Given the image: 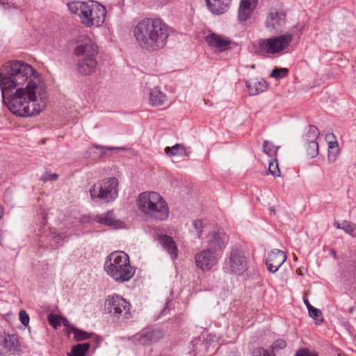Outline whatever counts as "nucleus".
I'll return each instance as SVG.
<instances>
[{"label": "nucleus", "instance_id": "6ab92c4d", "mask_svg": "<svg viewBox=\"0 0 356 356\" xmlns=\"http://www.w3.org/2000/svg\"><path fill=\"white\" fill-rule=\"evenodd\" d=\"M258 0H241L238 11L239 21H246L256 8Z\"/></svg>", "mask_w": 356, "mask_h": 356}, {"label": "nucleus", "instance_id": "a211bd4d", "mask_svg": "<svg viewBox=\"0 0 356 356\" xmlns=\"http://www.w3.org/2000/svg\"><path fill=\"white\" fill-rule=\"evenodd\" d=\"M91 10V15L88 16V18L92 20L93 23L90 24L89 27L92 26H99L105 20L106 15V8L101 4L92 1Z\"/></svg>", "mask_w": 356, "mask_h": 356}, {"label": "nucleus", "instance_id": "603ef678", "mask_svg": "<svg viewBox=\"0 0 356 356\" xmlns=\"http://www.w3.org/2000/svg\"><path fill=\"white\" fill-rule=\"evenodd\" d=\"M331 137L334 138V136L332 134H328L326 136V138H330Z\"/></svg>", "mask_w": 356, "mask_h": 356}, {"label": "nucleus", "instance_id": "423d86ee", "mask_svg": "<svg viewBox=\"0 0 356 356\" xmlns=\"http://www.w3.org/2000/svg\"><path fill=\"white\" fill-rule=\"evenodd\" d=\"M293 38V33H286L280 36L272 37L268 39H261L257 45H254V51L258 55L279 53L289 46Z\"/></svg>", "mask_w": 356, "mask_h": 356}, {"label": "nucleus", "instance_id": "393cba45", "mask_svg": "<svg viewBox=\"0 0 356 356\" xmlns=\"http://www.w3.org/2000/svg\"><path fill=\"white\" fill-rule=\"evenodd\" d=\"M149 102L153 106H161L167 102V97L158 87L149 92Z\"/></svg>", "mask_w": 356, "mask_h": 356}, {"label": "nucleus", "instance_id": "cd10ccee", "mask_svg": "<svg viewBox=\"0 0 356 356\" xmlns=\"http://www.w3.org/2000/svg\"><path fill=\"white\" fill-rule=\"evenodd\" d=\"M165 152L168 156H187L186 147L182 144H176L174 146L165 149Z\"/></svg>", "mask_w": 356, "mask_h": 356}, {"label": "nucleus", "instance_id": "f3484780", "mask_svg": "<svg viewBox=\"0 0 356 356\" xmlns=\"http://www.w3.org/2000/svg\"><path fill=\"white\" fill-rule=\"evenodd\" d=\"M66 235L63 233H56L52 229H49L48 232L40 236L39 241L46 248H54V245H60L63 243Z\"/></svg>", "mask_w": 356, "mask_h": 356}, {"label": "nucleus", "instance_id": "9d476101", "mask_svg": "<svg viewBox=\"0 0 356 356\" xmlns=\"http://www.w3.org/2000/svg\"><path fill=\"white\" fill-rule=\"evenodd\" d=\"M227 268L234 274L242 275L247 270V259L243 251L238 248L232 249Z\"/></svg>", "mask_w": 356, "mask_h": 356}, {"label": "nucleus", "instance_id": "09e8293b", "mask_svg": "<svg viewBox=\"0 0 356 356\" xmlns=\"http://www.w3.org/2000/svg\"><path fill=\"white\" fill-rule=\"evenodd\" d=\"M0 4L2 5V6L5 8H10L11 6H10L9 3L8 2H4L2 0H0Z\"/></svg>", "mask_w": 356, "mask_h": 356}, {"label": "nucleus", "instance_id": "49530a36", "mask_svg": "<svg viewBox=\"0 0 356 356\" xmlns=\"http://www.w3.org/2000/svg\"><path fill=\"white\" fill-rule=\"evenodd\" d=\"M93 147L95 148H97V149H108V150H112V149H122V147H103V146H100V145H94Z\"/></svg>", "mask_w": 356, "mask_h": 356}, {"label": "nucleus", "instance_id": "4be33fe9", "mask_svg": "<svg viewBox=\"0 0 356 356\" xmlns=\"http://www.w3.org/2000/svg\"><path fill=\"white\" fill-rule=\"evenodd\" d=\"M232 0H206L208 9L215 15H220L226 12Z\"/></svg>", "mask_w": 356, "mask_h": 356}, {"label": "nucleus", "instance_id": "5fc2aeb1", "mask_svg": "<svg viewBox=\"0 0 356 356\" xmlns=\"http://www.w3.org/2000/svg\"><path fill=\"white\" fill-rule=\"evenodd\" d=\"M334 251H332V254H334Z\"/></svg>", "mask_w": 356, "mask_h": 356}, {"label": "nucleus", "instance_id": "58836bf2", "mask_svg": "<svg viewBox=\"0 0 356 356\" xmlns=\"http://www.w3.org/2000/svg\"><path fill=\"white\" fill-rule=\"evenodd\" d=\"M58 178V174H56V173L50 174V173L46 172L41 176L40 179L42 181L46 182L47 181H56V180H57Z\"/></svg>", "mask_w": 356, "mask_h": 356}, {"label": "nucleus", "instance_id": "c03bdc74", "mask_svg": "<svg viewBox=\"0 0 356 356\" xmlns=\"http://www.w3.org/2000/svg\"><path fill=\"white\" fill-rule=\"evenodd\" d=\"M194 227L197 232L198 238H200L201 233L202 232V222L201 220H195L193 223Z\"/></svg>", "mask_w": 356, "mask_h": 356}, {"label": "nucleus", "instance_id": "39448f33", "mask_svg": "<svg viewBox=\"0 0 356 356\" xmlns=\"http://www.w3.org/2000/svg\"><path fill=\"white\" fill-rule=\"evenodd\" d=\"M106 273L118 282H125L132 278L135 268L131 266L129 256L122 251L111 253L104 263Z\"/></svg>", "mask_w": 356, "mask_h": 356}, {"label": "nucleus", "instance_id": "6e6d98bb", "mask_svg": "<svg viewBox=\"0 0 356 356\" xmlns=\"http://www.w3.org/2000/svg\"><path fill=\"white\" fill-rule=\"evenodd\" d=\"M0 287H1V285L0 284Z\"/></svg>", "mask_w": 356, "mask_h": 356}, {"label": "nucleus", "instance_id": "de8ad7c7", "mask_svg": "<svg viewBox=\"0 0 356 356\" xmlns=\"http://www.w3.org/2000/svg\"><path fill=\"white\" fill-rule=\"evenodd\" d=\"M304 303L307 306V308L308 309V312L312 309L314 307L309 303V300L307 299H304Z\"/></svg>", "mask_w": 356, "mask_h": 356}, {"label": "nucleus", "instance_id": "aec40b11", "mask_svg": "<svg viewBox=\"0 0 356 356\" xmlns=\"http://www.w3.org/2000/svg\"><path fill=\"white\" fill-rule=\"evenodd\" d=\"M97 65L96 57H83L77 61V70L83 75H89L95 71Z\"/></svg>", "mask_w": 356, "mask_h": 356}, {"label": "nucleus", "instance_id": "a19ab883", "mask_svg": "<svg viewBox=\"0 0 356 356\" xmlns=\"http://www.w3.org/2000/svg\"><path fill=\"white\" fill-rule=\"evenodd\" d=\"M19 320L21 323L24 325L27 326L29 323V316L26 311L21 310L19 314Z\"/></svg>", "mask_w": 356, "mask_h": 356}, {"label": "nucleus", "instance_id": "473e14b6", "mask_svg": "<svg viewBox=\"0 0 356 356\" xmlns=\"http://www.w3.org/2000/svg\"><path fill=\"white\" fill-rule=\"evenodd\" d=\"M71 332L74 334V337L77 341H84L92 335V333L87 332L75 327H71Z\"/></svg>", "mask_w": 356, "mask_h": 356}, {"label": "nucleus", "instance_id": "c9c22d12", "mask_svg": "<svg viewBox=\"0 0 356 356\" xmlns=\"http://www.w3.org/2000/svg\"><path fill=\"white\" fill-rule=\"evenodd\" d=\"M309 316L314 318L317 324L323 322L322 312L320 309L313 307L309 311Z\"/></svg>", "mask_w": 356, "mask_h": 356}, {"label": "nucleus", "instance_id": "5701e85b", "mask_svg": "<svg viewBox=\"0 0 356 356\" xmlns=\"http://www.w3.org/2000/svg\"><path fill=\"white\" fill-rule=\"evenodd\" d=\"M2 346L4 349L13 354L21 352V345L17 334H6L2 341Z\"/></svg>", "mask_w": 356, "mask_h": 356}, {"label": "nucleus", "instance_id": "79ce46f5", "mask_svg": "<svg viewBox=\"0 0 356 356\" xmlns=\"http://www.w3.org/2000/svg\"><path fill=\"white\" fill-rule=\"evenodd\" d=\"M252 356H270V355L268 350L264 348H257L253 350Z\"/></svg>", "mask_w": 356, "mask_h": 356}, {"label": "nucleus", "instance_id": "e433bc0d", "mask_svg": "<svg viewBox=\"0 0 356 356\" xmlns=\"http://www.w3.org/2000/svg\"><path fill=\"white\" fill-rule=\"evenodd\" d=\"M289 70L286 68H275L271 72V76L280 79L286 76Z\"/></svg>", "mask_w": 356, "mask_h": 356}, {"label": "nucleus", "instance_id": "ea45409f", "mask_svg": "<svg viewBox=\"0 0 356 356\" xmlns=\"http://www.w3.org/2000/svg\"><path fill=\"white\" fill-rule=\"evenodd\" d=\"M286 343L283 339H278L273 342V343L271 346L272 350H280L283 349L286 347Z\"/></svg>", "mask_w": 356, "mask_h": 356}, {"label": "nucleus", "instance_id": "3c124183", "mask_svg": "<svg viewBox=\"0 0 356 356\" xmlns=\"http://www.w3.org/2000/svg\"><path fill=\"white\" fill-rule=\"evenodd\" d=\"M168 303H169V302H167L165 303V307H164V308H163V309L161 311V314H164L166 312V311H167V309H168Z\"/></svg>", "mask_w": 356, "mask_h": 356}, {"label": "nucleus", "instance_id": "20e7f679", "mask_svg": "<svg viewBox=\"0 0 356 356\" xmlns=\"http://www.w3.org/2000/svg\"><path fill=\"white\" fill-rule=\"evenodd\" d=\"M141 214L156 221L165 220L169 216V208L165 199L157 192L145 191L140 193L136 200Z\"/></svg>", "mask_w": 356, "mask_h": 356}, {"label": "nucleus", "instance_id": "dca6fc26", "mask_svg": "<svg viewBox=\"0 0 356 356\" xmlns=\"http://www.w3.org/2000/svg\"><path fill=\"white\" fill-rule=\"evenodd\" d=\"M286 22V15L282 12L271 11L266 22L267 29L275 33L282 31V28L285 25Z\"/></svg>", "mask_w": 356, "mask_h": 356}, {"label": "nucleus", "instance_id": "412c9836", "mask_svg": "<svg viewBox=\"0 0 356 356\" xmlns=\"http://www.w3.org/2000/svg\"><path fill=\"white\" fill-rule=\"evenodd\" d=\"M161 337L159 330L145 331L135 336V340L143 346H149Z\"/></svg>", "mask_w": 356, "mask_h": 356}, {"label": "nucleus", "instance_id": "f704fd0d", "mask_svg": "<svg viewBox=\"0 0 356 356\" xmlns=\"http://www.w3.org/2000/svg\"><path fill=\"white\" fill-rule=\"evenodd\" d=\"M268 170L270 173L273 176H280V170L279 169L278 161L276 158L273 159V160L269 162Z\"/></svg>", "mask_w": 356, "mask_h": 356}, {"label": "nucleus", "instance_id": "a18cd8bd", "mask_svg": "<svg viewBox=\"0 0 356 356\" xmlns=\"http://www.w3.org/2000/svg\"><path fill=\"white\" fill-rule=\"evenodd\" d=\"M61 323H63L65 325V327H66V328L67 329V332L69 333L72 332L71 327L73 326L70 325L69 321L67 318H65V317H61Z\"/></svg>", "mask_w": 356, "mask_h": 356}, {"label": "nucleus", "instance_id": "0eeeda50", "mask_svg": "<svg viewBox=\"0 0 356 356\" xmlns=\"http://www.w3.org/2000/svg\"><path fill=\"white\" fill-rule=\"evenodd\" d=\"M118 181L115 177H109L95 183L90 189L92 200H100L108 202L115 200L118 195Z\"/></svg>", "mask_w": 356, "mask_h": 356}, {"label": "nucleus", "instance_id": "2eb2a0df", "mask_svg": "<svg viewBox=\"0 0 356 356\" xmlns=\"http://www.w3.org/2000/svg\"><path fill=\"white\" fill-rule=\"evenodd\" d=\"M286 259V255L283 251L277 249L273 250L266 259L268 270L272 273H276Z\"/></svg>", "mask_w": 356, "mask_h": 356}, {"label": "nucleus", "instance_id": "9b49d317", "mask_svg": "<svg viewBox=\"0 0 356 356\" xmlns=\"http://www.w3.org/2000/svg\"><path fill=\"white\" fill-rule=\"evenodd\" d=\"M227 242L228 238L225 233L220 231H213L207 236V247L205 248L215 252L221 257Z\"/></svg>", "mask_w": 356, "mask_h": 356}, {"label": "nucleus", "instance_id": "8fccbe9b", "mask_svg": "<svg viewBox=\"0 0 356 356\" xmlns=\"http://www.w3.org/2000/svg\"><path fill=\"white\" fill-rule=\"evenodd\" d=\"M338 145L337 141H336V140H335L334 142H332V141H330V142H329V143H328V147H329V148H330V149H331V148H334V146H335V145Z\"/></svg>", "mask_w": 356, "mask_h": 356}, {"label": "nucleus", "instance_id": "2f4dec72", "mask_svg": "<svg viewBox=\"0 0 356 356\" xmlns=\"http://www.w3.org/2000/svg\"><path fill=\"white\" fill-rule=\"evenodd\" d=\"M264 152L270 157L275 158L279 149L278 146H275L272 142L265 140L263 145Z\"/></svg>", "mask_w": 356, "mask_h": 356}, {"label": "nucleus", "instance_id": "f03ea898", "mask_svg": "<svg viewBox=\"0 0 356 356\" xmlns=\"http://www.w3.org/2000/svg\"><path fill=\"white\" fill-rule=\"evenodd\" d=\"M137 44L149 53L157 52L167 44L170 35L168 25L160 19L145 18L133 29Z\"/></svg>", "mask_w": 356, "mask_h": 356}, {"label": "nucleus", "instance_id": "c756f323", "mask_svg": "<svg viewBox=\"0 0 356 356\" xmlns=\"http://www.w3.org/2000/svg\"><path fill=\"white\" fill-rule=\"evenodd\" d=\"M319 135L320 131L318 128L314 125H310L303 136V140L305 143L316 142Z\"/></svg>", "mask_w": 356, "mask_h": 356}, {"label": "nucleus", "instance_id": "6e6552de", "mask_svg": "<svg viewBox=\"0 0 356 356\" xmlns=\"http://www.w3.org/2000/svg\"><path fill=\"white\" fill-rule=\"evenodd\" d=\"M104 306L106 311L118 319L126 320L131 316L130 303L119 295L108 296Z\"/></svg>", "mask_w": 356, "mask_h": 356}, {"label": "nucleus", "instance_id": "72a5a7b5", "mask_svg": "<svg viewBox=\"0 0 356 356\" xmlns=\"http://www.w3.org/2000/svg\"><path fill=\"white\" fill-rule=\"evenodd\" d=\"M306 152L310 158L316 157L318 154V144L317 142L305 143Z\"/></svg>", "mask_w": 356, "mask_h": 356}, {"label": "nucleus", "instance_id": "1a4fd4ad", "mask_svg": "<svg viewBox=\"0 0 356 356\" xmlns=\"http://www.w3.org/2000/svg\"><path fill=\"white\" fill-rule=\"evenodd\" d=\"M220 257L215 252L204 248L195 255V266L204 272L209 271L218 263Z\"/></svg>", "mask_w": 356, "mask_h": 356}, {"label": "nucleus", "instance_id": "c85d7f7f", "mask_svg": "<svg viewBox=\"0 0 356 356\" xmlns=\"http://www.w3.org/2000/svg\"><path fill=\"white\" fill-rule=\"evenodd\" d=\"M337 229H343L345 232L353 237H356V225L351 222L343 220L342 222L335 224Z\"/></svg>", "mask_w": 356, "mask_h": 356}, {"label": "nucleus", "instance_id": "a878e982", "mask_svg": "<svg viewBox=\"0 0 356 356\" xmlns=\"http://www.w3.org/2000/svg\"><path fill=\"white\" fill-rule=\"evenodd\" d=\"M246 87L250 95H256L266 90L267 83L264 79L253 82L247 81Z\"/></svg>", "mask_w": 356, "mask_h": 356}, {"label": "nucleus", "instance_id": "4468645a", "mask_svg": "<svg viewBox=\"0 0 356 356\" xmlns=\"http://www.w3.org/2000/svg\"><path fill=\"white\" fill-rule=\"evenodd\" d=\"M208 45L217 49L220 51H225L236 46V43L229 40L227 37L212 33L205 38Z\"/></svg>", "mask_w": 356, "mask_h": 356}, {"label": "nucleus", "instance_id": "7c9ffc66", "mask_svg": "<svg viewBox=\"0 0 356 356\" xmlns=\"http://www.w3.org/2000/svg\"><path fill=\"white\" fill-rule=\"evenodd\" d=\"M89 348L88 343H79L72 347L69 356H85Z\"/></svg>", "mask_w": 356, "mask_h": 356}, {"label": "nucleus", "instance_id": "f257e3e1", "mask_svg": "<svg viewBox=\"0 0 356 356\" xmlns=\"http://www.w3.org/2000/svg\"><path fill=\"white\" fill-rule=\"evenodd\" d=\"M0 87L4 99L6 92L15 88L36 90L40 87L47 90L40 74L30 65L19 60L7 62L1 68Z\"/></svg>", "mask_w": 356, "mask_h": 356}, {"label": "nucleus", "instance_id": "7ed1b4c3", "mask_svg": "<svg viewBox=\"0 0 356 356\" xmlns=\"http://www.w3.org/2000/svg\"><path fill=\"white\" fill-rule=\"evenodd\" d=\"M6 92L3 102L8 108L15 115L30 117L39 114L46 106L47 93L41 88L36 90L17 88L15 92L9 95Z\"/></svg>", "mask_w": 356, "mask_h": 356}, {"label": "nucleus", "instance_id": "4c0bfd02", "mask_svg": "<svg viewBox=\"0 0 356 356\" xmlns=\"http://www.w3.org/2000/svg\"><path fill=\"white\" fill-rule=\"evenodd\" d=\"M61 317L62 316L50 314L48 316V321L51 326L56 329L61 325Z\"/></svg>", "mask_w": 356, "mask_h": 356}, {"label": "nucleus", "instance_id": "b1692460", "mask_svg": "<svg viewBox=\"0 0 356 356\" xmlns=\"http://www.w3.org/2000/svg\"><path fill=\"white\" fill-rule=\"evenodd\" d=\"M159 241L163 248L168 252L172 259H176L178 256V249L175 241L168 235L159 236Z\"/></svg>", "mask_w": 356, "mask_h": 356}, {"label": "nucleus", "instance_id": "37998d69", "mask_svg": "<svg viewBox=\"0 0 356 356\" xmlns=\"http://www.w3.org/2000/svg\"><path fill=\"white\" fill-rule=\"evenodd\" d=\"M295 356H318L316 353L311 352L307 349H300L298 350Z\"/></svg>", "mask_w": 356, "mask_h": 356}, {"label": "nucleus", "instance_id": "ddd939ff", "mask_svg": "<svg viewBox=\"0 0 356 356\" xmlns=\"http://www.w3.org/2000/svg\"><path fill=\"white\" fill-rule=\"evenodd\" d=\"M76 56L96 57L98 54V47L96 43L89 37L81 36L77 45L74 50Z\"/></svg>", "mask_w": 356, "mask_h": 356}, {"label": "nucleus", "instance_id": "f8f14e48", "mask_svg": "<svg viewBox=\"0 0 356 356\" xmlns=\"http://www.w3.org/2000/svg\"><path fill=\"white\" fill-rule=\"evenodd\" d=\"M68 9L70 13L78 15L83 24L90 26L93 22L88 18L92 12V1H72L67 4Z\"/></svg>", "mask_w": 356, "mask_h": 356}, {"label": "nucleus", "instance_id": "864d4df0", "mask_svg": "<svg viewBox=\"0 0 356 356\" xmlns=\"http://www.w3.org/2000/svg\"><path fill=\"white\" fill-rule=\"evenodd\" d=\"M270 213H275V210L274 209H273V208H272V209H270Z\"/></svg>", "mask_w": 356, "mask_h": 356}, {"label": "nucleus", "instance_id": "bb28decb", "mask_svg": "<svg viewBox=\"0 0 356 356\" xmlns=\"http://www.w3.org/2000/svg\"><path fill=\"white\" fill-rule=\"evenodd\" d=\"M95 220L108 226H117L118 225V220L115 219L113 211H108L106 213L97 215L95 217Z\"/></svg>", "mask_w": 356, "mask_h": 356}]
</instances>
